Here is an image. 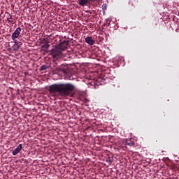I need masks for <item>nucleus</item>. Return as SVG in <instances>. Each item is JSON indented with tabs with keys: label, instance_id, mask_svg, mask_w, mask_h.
I'll return each instance as SVG.
<instances>
[{
	"label": "nucleus",
	"instance_id": "nucleus-1",
	"mask_svg": "<svg viewBox=\"0 0 179 179\" xmlns=\"http://www.w3.org/2000/svg\"><path fill=\"white\" fill-rule=\"evenodd\" d=\"M75 90V85L71 83L52 84L49 86L50 93H60L62 96H69Z\"/></svg>",
	"mask_w": 179,
	"mask_h": 179
},
{
	"label": "nucleus",
	"instance_id": "nucleus-2",
	"mask_svg": "<svg viewBox=\"0 0 179 179\" xmlns=\"http://www.w3.org/2000/svg\"><path fill=\"white\" fill-rule=\"evenodd\" d=\"M50 55L53 58H59L62 55V52L60 48L57 46L52 48L50 51Z\"/></svg>",
	"mask_w": 179,
	"mask_h": 179
},
{
	"label": "nucleus",
	"instance_id": "nucleus-3",
	"mask_svg": "<svg viewBox=\"0 0 179 179\" xmlns=\"http://www.w3.org/2000/svg\"><path fill=\"white\" fill-rule=\"evenodd\" d=\"M59 71H62L63 73H64V75H66L67 76H72V75H73V69H71V68H66V69H58Z\"/></svg>",
	"mask_w": 179,
	"mask_h": 179
},
{
	"label": "nucleus",
	"instance_id": "nucleus-4",
	"mask_svg": "<svg viewBox=\"0 0 179 179\" xmlns=\"http://www.w3.org/2000/svg\"><path fill=\"white\" fill-rule=\"evenodd\" d=\"M69 44V42L68 41H64L60 44L57 45V46L62 51H65L68 48V45Z\"/></svg>",
	"mask_w": 179,
	"mask_h": 179
},
{
	"label": "nucleus",
	"instance_id": "nucleus-5",
	"mask_svg": "<svg viewBox=\"0 0 179 179\" xmlns=\"http://www.w3.org/2000/svg\"><path fill=\"white\" fill-rule=\"evenodd\" d=\"M20 31H22V28L18 27L17 28L15 31L13 33L11 38L13 41H15V40H16V38H17V37H19L20 34Z\"/></svg>",
	"mask_w": 179,
	"mask_h": 179
},
{
	"label": "nucleus",
	"instance_id": "nucleus-6",
	"mask_svg": "<svg viewBox=\"0 0 179 179\" xmlns=\"http://www.w3.org/2000/svg\"><path fill=\"white\" fill-rule=\"evenodd\" d=\"M23 149V145L20 144L13 151V156H16L18 153H20V150Z\"/></svg>",
	"mask_w": 179,
	"mask_h": 179
},
{
	"label": "nucleus",
	"instance_id": "nucleus-7",
	"mask_svg": "<svg viewBox=\"0 0 179 179\" xmlns=\"http://www.w3.org/2000/svg\"><path fill=\"white\" fill-rule=\"evenodd\" d=\"M85 43H87V44H89V45H93L94 44V40H93L92 37L88 36L85 38Z\"/></svg>",
	"mask_w": 179,
	"mask_h": 179
},
{
	"label": "nucleus",
	"instance_id": "nucleus-8",
	"mask_svg": "<svg viewBox=\"0 0 179 179\" xmlns=\"http://www.w3.org/2000/svg\"><path fill=\"white\" fill-rule=\"evenodd\" d=\"M78 2L80 6H85V5H87V3H90V0H78Z\"/></svg>",
	"mask_w": 179,
	"mask_h": 179
},
{
	"label": "nucleus",
	"instance_id": "nucleus-9",
	"mask_svg": "<svg viewBox=\"0 0 179 179\" xmlns=\"http://www.w3.org/2000/svg\"><path fill=\"white\" fill-rule=\"evenodd\" d=\"M126 145H127L128 146H134L135 145V142H134V141H132V138L127 139L126 140Z\"/></svg>",
	"mask_w": 179,
	"mask_h": 179
},
{
	"label": "nucleus",
	"instance_id": "nucleus-10",
	"mask_svg": "<svg viewBox=\"0 0 179 179\" xmlns=\"http://www.w3.org/2000/svg\"><path fill=\"white\" fill-rule=\"evenodd\" d=\"M42 48L48 50V48H50V45L48 44V43H45V44L42 45Z\"/></svg>",
	"mask_w": 179,
	"mask_h": 179
},
{
	"label": "nucleus",
	"instance_id": "nucleus-11",
	"mask_svg": "<svg viewBox=\"0 0 179 179\" xmlns=\"http://www.w3.org/2000/svg\"><path fill=\"white\" fill-rule=\"evenodd\" d=\"M103 13H105L106 10H107V4L103 3L101 6Z\"/></svg>",
	"mask_w": 179,
	"mask_h": 179
},
{
	"label": "nucleus",
	"instance_id": "nucleus-12",
	"mask_svg": "<svg viewBox=\"0 0 179 179\" xmlns=\"http://www.w3.org/2000/svg\"><path fill=\"white\" fill-rule=\"evenodd\" d=\"M7 20L8 23H13V20H12V15H8V17H7Z\"/></svg>",
	"mask_w": 179,
	"mask_h": 179
},
{
	"label": "nucleus",
	"instance_id": "nucleus-13",
	"mask_svg": "<svg viewBox=\"0 0 179 179\" xmlns=\"http://www.w3.org/2000/svg\"><path fill=\"white\" fill-rule=\"evenodd\" d=\"M52 65H53L54 67L58 66V68H59V65H58V62L56 61V60L53 61Z\"/></svg>",
	"mask_w": 179,
	"mask_h": 179
},
{
	"label": "nucleus",
	"instance_id": "nucleus-14",
	"mask_svg": "<svg viewBox=\"0 0 179 179\" xmlns=\"http://www.w3.org/2000/svg\"><path fill=\"white\" fill-rule=\"evenodd\" d=\"M14 50H19V45H14Z\"/></svg>",
	"mask_w": 179,
	"mask_h": 179
},
{
	"label": "nucleus",
	"instance_id": "nucleus-15",
	"mask_svg": "<svg viewBox=\"0 0 179 179\" xmlns=\"http://www.w3.org/2000/svg\"><path fill=\"white\" fill-rule=\"evenodd\" d=\"M47 68H40L39 71L41 72V71H46Z\"/></svg>",
	"mask_w": 179,
	"mask_h": 179
},
{
	"label": "nucleus",
	"instance_id": "nucleus-16",
	"mask_svg": "<svg viewBox=\"0 0 179 179\" xmlns=\"http://www.w3.org/2000/svg\"><path fill=\"white\" fill-rule=\"evenodd\" d=\"M100 72H103V69H99V70L97 71V73H100Z\"/></svg>",
	"mask_w": 179,
	"mask_h": 179
},
{
	"label": "nucleus",
	"instance_id": "nucleus-17",
	"mask_svg": "<svg viewBox=\"0 0 179 179\" xmlns=\"http://www.w3.org/2000/svg\"><path fill=\"white\" fill-rule=\"evenodd\" d=\"M107 162H109V163H113V161L111 159L107 160Z\"/></svg>",
	"mask_w": 179,
	"mask_h": 179
},
{
	"label": "nucleus",
	"instance_id": "nucleus-18",
	"mask_svg": "<svg viewBox=\"0 0 179 179\" xmlns=\"http://www.w3.org/2000/svg\"><path fill=\"white\" fill-rule=\"evenodd\" d=\"M41 68H45V66L43 65L41 66Z\"/></svg>",
	"mask_w": 179,
	"mask_h": 179
},
{
	"label": "nucleus",
	"instance_id": "nucleus-19",
	"mask_svg": "<svg viewBox=\"0 0 179 179\" xmlns=\"http://www.w3.org/2000/svg\"><path fill=\"white\" fill-rule=\"evenodd\" d=\"M95 1H100V0H95Z\"/></svg>",
	"mask_w": 179,
	"mask_h": 179
}]
</instances>
